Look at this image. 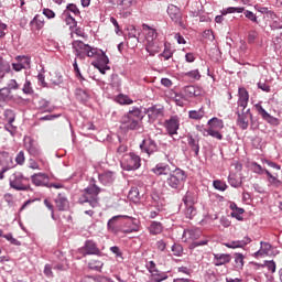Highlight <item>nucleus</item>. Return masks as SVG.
Masks as SVG:
<instances>
[{
  "label": "nucleus",
  "instance_id": "1",
  "mask_svg": "<svg viewBox=\"0 0 282 282\" xmlns=\"http://www.w3.org/2000/svg\"><path fill=\"white\" fill-rule=\"evenodd\" d=\"M142 120H144L142 107H133L121 117L120 124L127 131H138L142 127Z\"/></svg>",
  "mask_w": 282,
  "mask_h": 282
},
{
  "label": "nucleus",
  "instance_id": "2",
  "mask_svg": "<svg viewBox=\"0 0 282 282\" xmlns=\"http://www.w3.org/2000/svg\"><path fill=\"white\" fill-rule=\"evenodd\" d=\"M188 175L186 172L180 167H176L174 171L170 172L169 176L165 180L166 186L175 193H180L182 188H184V184H186Z\"/></svg>",
  "mask_w": 282,
  "mask_h": 282
},
{
  "label": "nucleus",
  "instance_id": "3",
  "mask_svg": "<svg viewBox=\"0 0 282 282\" xmlns=\"http://www.w3.org/2000/svg\"><path fill=\"white\" fill-rule=\"evenodd\" d=\"M98 195H100V187L90 183V185L84 189V194L79 197L78 202L79 204H89L91 208H98V206H100Z\"/></svg>",
  "mask_w": 282,
  "mask_h": 282
},
{
  "label": "nucleus",
  "instance_id": "4",
  "mask_svg": "<svg viewBox=\"0 0 282 282\" xmlns=\"http://www.w3.org/2000/svg\"><path fill=\"white\" fill-rule=\"evenodd\" d=\"M74 54L76 58H85V56H88V58H93V56H96L98 54V48L89 46V44H85V42L80 40H75L72 43Z\"/></svg>",
  "mask_w": 282,
  "mask_h": 282
},
{
  "label": "nucleus",
  "instance_id": "5",
  "mask_svg": "<svg viewBox=\"0 0 282 282\" xmlns=\"http://www.w3.org/2000/svg\"><path fill=\"white\" fill-rule=\"evenodd\" d=\"M140 166H142V159L140 155L133 152L123 155L121 161V169H123V171H138Z\"/></svg>",
  "mask_w": 282,
  "mask_h": 282
},
{
  "label": "nucleus",
  "instance_id": "6",
  "mask_svg": "<svg viewBox=\"0 0 282 282\" xmlns=\"http://www.w3.org/2000/svg\"><path fill=\"white\" fill-rule=\"evenodd\" d=\"M25 182H28V178L23 176V174L13 173V175L9 180V186L14 191H32V187L30 186V184Z\"/></svg>",
  "mask_w": 282,
  "mask_h": 282
},
{
  "label": "nucleus",
  "instance_id": "7",
  "mask_svg": "<svg viewBox=\"0 0 282 282\" xmlns=\"http://www.w3.org/2000/svg\"><path fill=\"white\" fill-rule=\"evenodd\" d=\"M167 14H169L171 21H173V23H175V25H178L183 30H186V24H184V18L182 14V9H180L175 4H169L167 6Z\"/></svg>",
  "mask_w": 282,
  "mask_h": 282
},
{
  "label": "nucleus",
  "instance_id": "8",
  "mask_svg": "<svg viewBox=\"0 0 282 282\" xmlns=\"http://www.w3.org/2000/svg\"><path fill=\"white\" fill-rule=\"evenodd\" d=\"M140 149L142 153H145L148 158H151L153 153H158V143L151 138L143 139L140 143Z\"/></svg>",
  "mask_w": 282,
  "mask_h": 282
},
{
  "label": "nucleus",
  "instance_id": "9",
  "mask_svg": "<svg viewBox=\"0 0 282 282\" xmlns=\"http://www.w3.org/2000/svg\"><path fill=\"white\" fill-rule=\"evenodd\" d=\"M24 147L28 153L33 158H39V155H41V145H39V142L31 137H24Z\"/></svg>",
  "mask_w": 282,
  "mask_h": 282
},
{
  "label": "nucleus",
  "instance_id": "10",
  "mask_svg": "<svg viewBox=\"0 0 282 282\" xmlns=\"http://www.w3.org/2000/svg\"><path fill=\"white\" fill-rule=\"evenodd\" d=\"M254 109L258 111V113L261 116L262 120L268 122L269 124H272L273 127H279V118L270 115L261 104H256Z\"/></svg>",
  "mask_w": 282,
  "mask_h": 282
},
{
  "label": "nucleus",
  "instance_id": "11",
  "mask_svg": "<svg viewBox=\"0 0 282 282\" xmlns=\"http://www.w3.org/2000/svg\"><path fill=\"white\" fill-rule=\"evenodd\" d=\"M31 182L34 186H45L52 188L50 184V176L45 173H35L31 176Z\"/></svg>",
  "mask_w": 282,
  "mask_h": 282
},
{
  "label": "nucleus",
  "instance_id": "12",
  "mask_svg": "<svg viewBox=\"0 0 282 282\" xmlns=\"http://www.w3.org/2000/svg\"><path fill=\"white\" fill-rule=\"evenodd\" d=\"M165 127L169 135H177V131L180 130V117L172 116L165 121Z\"/></svg>",
  "mask_w": 282,
  "mask_h": 282
},
{
  "label": "nucleus",
  "instance_id": "13",
  "mask_svg": "<svg viewBox=\"0 0 282 282\" xmlns=\"http://www.w3.org/2000/svg\"><path fill=\"white\" fill-rule=\"evenodd\" d=\"M122 216H113L110 218L107 223V228L109 232H113L115 235H118V232H121L122 230Z\"/></svg>",
  "mask_w": 282,
  "mask_h": 282
},
{
  "label": "nucleus",
  "instance_id": "14",
  "mask_svg": "<svg viewBox=\"0 0 282 282\" xmlns=\"http://www.w3.org/2000/svg\"><path fill=\"white\" fill-rule=\"evenodd\" d=\"M121 224V232L123 235H131V232L140 231V226H138V223H135V219L133 218H129L128 221Z\"/></svg>",
  "mask_w": 282,
  "mask_h": 282
},
{
  "label": "nucleus",
  "instance_id": "15",
  "mask_svg": "<svg viewBox=\"0 0 282 282\" xmlns=\"http://www.w3.org/2000/svg\"><path fill=\"white\" fill-rule=\"evenodd\" d=\"M202 237V230L199 228H189L183 231V239L185 241H197Z\"/></svg>",
  "mask_w": 282,
  "mask_h": 282
},
{
  "label": "nucleus",
  "instance_id": "16",
  "mask_svg": "<svg viewBox=\"0 0 282 282\" xmlns=\"http://www.w3.org/2000/svg\"><path fill=\"white\" fill-rule=\"evenodd\" d=\"M248 243H252V239L246 236L241 240H232L229 242H225L224 246H226V248H231L232 250H235L237 248H246Z\"/></svg>",
  "mask_w": 282,
  "mask_h": 282
},
{
  "label": "nucleus",
  "instance_id": "17",
  "mask_svg": "<svg viewBox=\"0 0 282 282\" xmlns=\"http://www.w3.org/2000/svg\"><path fill=\"white\" fill-rule=\"evenodd\" d=\"M147 115H148L150 120L155 121L159 118L164 117V108H162L160 106H152V107L147 109Z\"/></svg>",
  "mask_w": 282,
  "mask_h": 282
},
{
  "label": "nucleus",
  "instance_id": "18",
  "mask_svg": "<svg viewBox=\"0 0 282 282\" xmlns=\"http://www.w3.org/2000/svg\"><path fill=\"white\" fill-rule=\"evenodd\" d=\"M145 50L150 56H155V54H160L162 51V42L160 40L147 42Z\"/></svg>",
  "mask_w": 282,
  "mask_h": 282
},
{
  "label": "nucleus",
  "instance_id": "19",
  "mask_svg": "<svg viewBox=\"0 0 282 282\" xmlns=\"http://www.w3.org/2000/svg\"><path fill=\"white\" fill-rule=\"evenodd\" d=\"M72 12L75 17H80V10H78V7L76 4L70 3L66 7V10L64 11V17L68 18V21L73 22V25H76L78 22H76V19L69 14Z\"/></svg>",
  "mask_w": 282,
  "mask_h": 282
},
{
  "label": "nucleus",
  "instance_id": "20",
  "mask_svg": "<svg viewBox=\"0 0 282 282\" xmlns=\"http://www.w3.org/2000/svg\"><path fill=\"white\" fill-rule=\"evenodd\" d=\"M99 182L104 184V186H109L110 184H113L116 181V172L112 171H106L98 175Z\"/></svg>",
  "mask_w": 282,
  "mask_h": 282
},
{
  "label": "nucleus",
  "instance_id": "21",
  "mask_svg": "<svg viewBox=\"0 0 282 282\" xmlns=\"http://www.w3.org/2000/svg\"><path fill=\"white\" fill-rule=\"evenodd\" d=\"M252 120L251 117L243 115L241 111H237V126L242 130L246 131L248 127H250V121Z\"/></svg>",
  "mask_w": 282,
  "mask_h": 282
},
{
  "label": "nucleus",
  "instance_id": "22",
  "mask_svg": "<svg viewBox=\"0 0 282 282\" xmlns=\"http://www.w3.org/2000/svg\"><path fill=\"white\" fill-rule=\"evenodd\" d=\"M0 166H8L14 169V159L7 151H0Z\"/></svg>",
  "mask_w": 282,
  "mask_h": 282
},
{
  "label": "nucleus",
  "instance_id": "23",
  "mask_svg": "<svg viewBox=\"0 0 282 282\" xmlns=\"http://www.w3.org/2000/svg\"><path fill=\"white\" fill-rule=\"evenodd\" d=\"M187 144L191 151L194 152L195 158H199V138L193 137V134H188Z\"/></svg>",
  "mask_w": 282,
  "mask_h": 282
},
{
  "label": "nucleus",
  "instance_id": "24",
  "mask_svg": "<svg viewBox=\"0 0 282 282\" xmlns=\"http://www.w3.org/2000/svg\"><path fill=\"white\" fill-rule=\"evenodd\" d=\"M238 96V107H242V109H246L248 107V100H250V95L248 94V90L246 88H239Z\"/></svg>",
  "mask_w": 282,
  "mask_h": 282
},
{
  "label": "nucleus",
  "instance_id": "25",
  "mask_svg": "<svg viewBox=\"0 0 282 282\" xmlns=\"http://www.w3.org/2000/svg\"><path fill=\"white\" fill-rule=\"evenodd\" d=\"M231 257L228 253H214V265H226V263H230Z\"/></svg>",
  "mask_w": 282,
  "mask_h": 282
},
{
  "label": "nucleus",
  "instance_id": "26",
  "mask_svg": "<svg viewBox=\"0 0 282 282\" xmlns=\"http://www.w3.org/2000/svg\"><path fill=\"white\" fill-rule=\"evenodd\" d=\"M154 175H171V166L164 163H159L152 169Z\"/></svg>",
  "mask_w": 282,
  "mask_h": 282
},
{
  "label": "nucleus",
  "instance_id": "27",
  "mask_svg": "<svg viewBox=\"0 0 282 282\" xmlns=\"http://www.w3.org/2000/svg\"><path fill=\"white\" fill-rule=\"evenodd\" d=\"M55 204L58 210H67L69 208V200H67V196L65 194H58L55 198Z\"/></svg>",
  "mask_w": 282,
  "mask_h": 282
},
{
  "label": "nucleus",
  "instance_id": "28",
  "mask_svg": "<svg viewBox=\"0 0 282 282\" xmlns=\"http://www.w3.org/2000/svg\"><path fill=\"white\" fill-rule=\"evenodd\" d=\"M185 91V96H187V98H197L199 96H202L203 91L202 88L197 87V86H186L184 88Z\"/></svg>",
  "mask_w": 282,
  "mask_h": 282
},
{
  "label": "nucleus",
  "instance_id": "29",
  "mask_svg": "<svg viewBox=\"0 0 282 282\" xmlns=\"http://www.w3.org/2000/svg\"><path fill=\"white\" fill-rule=\"evenodd\" d=\"M12 99V91L8 88L0 89V107H6V104Z\"/></svg>",
  "mask_w": 282,
  "mask_h": 282
},
{
  "label": "nucleus",
  "instance_id": "30",
  "mask_svg": "<svg viewBox=\"0 0 282 282\" xmlns=\"http://www.w3.org/2000/svg\"><path fill=\"white\" fill-rule=\"evenodd\" d=\"M189 6L192 8V17H202V14L204 13V6H202V2L199 0H194L193 4Z\"/></svg>",
  "mask_w": 282,
  "mask_h": 282
},
{
  "label": "nucleus",
  "instance_id": "31",
  "mask_svg": "<svg viewBox=\"0 0 282 282\" xmlns=\"http://www.w3.org/2000/svg\"><path fill=\"white\" fill-rule=\"evenodd\" d=\"M85 251L86 254H100V249H98V246L96 245V242H94V240H87L85 242Z\"/></svg>",
  "mask_w": 282,
  "mask_h": 282
},
{
  "label": "nucleus",
  "instance_id": "32",
  "mask_svg": "<svg viewBox=\"0 0 282 282\" xmlns=\"http://www.w3.org/2000/svg\"><path fill=\"white\" fill-rule=\"evenodd\" d=\"M37 109H40V111H43L44 113H52L55 108L54 106H52V104H50V101L45 99H40L37 101Z\"/></svg>",
  "mask_w": 282,
  "mask_h": 282
},
{
  "label": "nucleus",
  "instance_id": "33",
  "mask_svg": "<svg viewBox=\"0 0 282 282\" xmlns=\"http://www.w3.org/2000/svg\"><path fill=\"white\" fill-rule=\"evenodd\" d=\"M150 235H161L162 230H164V226L160 221H151L150 226L148 227Z\"/></svg>",
  "mask_w": 282,
  "mask_h": 282
},
{
  "label": "nucleus",
  "instance_id": "34",
  "mask_svg": "<svg viewBox=\"0 0 282 282\" xmlns=\"http://www.w3.org/2000/svg\"><path fill=\"white\" fill-rule=\"evenodd\" d=\"M166 279H169V274H166V272L159 270L150 275L149 282H162L166 281Z\"/></svg>",
  "mask_w": 282,
  "mask_h": 282
},
{
  "label": "nucleus",
  "instance_id": "35",
  "mask_svg": "<svg viewBox=\"0 0 282 282\" xmlns=\"http://www.w3.org/2000/svg\"><path fill=\"white\" fill-rule=\"evenodd\" d=\"M75 97L79 102H87L90 98L89 91L83 89V88H77L75 90Z\"/></svg>",
  "mask_w": 282,
  "mask_h": 282
},
{
  "label": "nucleus",
  "instance_id": "36",
  "mask_svg": "<svg viewBox=\"0 0 282 282\" xmlns=\"http://www.w3.org/2000/svg\"><path fill=\"white\" fill-rule=\"evenodd\" d=\"M260 250H258L254 254L256 257H263V254H270V252L272 251V245H270L269 242H260Z\"/></svg>",
  "mask_w": 282,
  "mask_h": 282
},
{
  "label": "nucleus",
  "instance_id": "37",
  "mask_svg": "<svg viewBox=\"0 0 282 282\" xmlns=\"http://www.w3.org/2000/svg\"><path fill=\"white\" fill-rule=\"evenodd\" d=\"M143 30H148L145 35L147 43L158 41V31H155V29H152L148 24H143Z\"/></svg>",
  "mask_w": 282,
  "mask_h": 282
},
{
  "label": "nucleus",
  "instance_id": "38",
  "mask_svg": "<svg viewBox=\"0 0 282 282\" xmlns=\"http://www.w3.org/2000/svg\"><path fill=\"white\" fill-rule=\"evenodd\" d=\"M31 28H34L35 30H42V28L45 25V19L41 15H35L33 20L30 22Z\"/></svg>",
  "mask_w": 282,
  "mask_h": 282
},
{
  "label": "nucleus",
  "instance_id": "39",
  "mask_svg": "<svg viewBox=\"0 0 282 282\" xmlns=\"http://www.w3.org/2000/svg\"><path fill=\"white\" fill-rule=\"evenodd\" d=\"M207 124L209 129H224V120L216 117L209 119Z\"/></svg>",
  "mask_w": 282,
  "mask_h": 282
},
{
  "label": "nucleus",
  "instance_id": "40",
  "mask_svg": "<svg viewBox=\"0 0 282 282\" xmlns=\"http://www.w3.org/2000/svg\"><path fill=\"white\" fill-rule=\"evenodd\" d=\"M128 199L133 202V204H138V202H140V189H138V187H132L128 193Z\"/></svg>",
  "mask_w": 282,
  "mask_h": 282
},
{
  "label": "nucleus",
  "instance_id": "41",
  "mask_svg": "<svg viewBox=\"0 0 282 282\" xmlns=\"http://www.w3.org/2000/svg\"><path fill=\"white\" fill-rule=\"evenodd\" d=\"M53 270H59V272H65L69 270V263L67 262V258H63L61 262H56L53 265Z\"/></svg>",
  "mask_w": 282,
  "mask_h": 282
},
{
  "label": "nucleus",
  "instance_id": "42",
  "mask_svg": "<svg viewBox=\"0 0 282 282\" xmlns=\"http://www.w3.org/2000/svg\"><path fill=\"white\" fill-rule=\"evenodd\" d=\"M6 74H10V64L0 57V80L6 78Z\"/></svg>",
  "mask_w": 282,
  "mask_h": 282
},
{
  "label": "nucleus",
  "instance_id": "43",
  "mask_svg": "<svg viewBox=\"0 0 282 282\" xmlns=\"http://www.w3.org/2000/svg\"><path fill=\"white\" fill-rule=\"evenodd\" d=\"M204 116H205L204 108L188 111V118H191V120H202Z\"/></svg>",
  "mask_w": 282,
  "mask_h": 282
},
{
  "label": "nucleus",
  "instance_id": "44",
  "mask_svg": "<svg viewBox=\"0 0 282 282\" xmlns=\"http://www.w3.org/2000/svg\"><path fill=\"white\" fill-rule=\"evenodd\" d=\"M203 135L204 137L210 135L212 138H216V140H224V135L219 131H216L213 128L205 129L203 132Z\"/></svg>",
  "mask_w": 282,
  "mask_h": 282
},
{
  "label": "nucleus",
  "instance_id": "45",
  "mask_svg": "<svg viewBox=\"0 0 282 282\" xmlns=\"http://www.w3.org/2000/svg\"><path fill=\"white\" fill-rule=\"evenodd\" d=\"M116 102L119 105H133V99L124 94H120L116 97Z\"/></svg>",
  "mask_w": 282,
  "mask_h": 282
},
{
  "label": "nucleus",
  "instance_id": "46",
  "mask_svg": "<svg viewBox=\"0 0 282 282\" xmlns=\"http://www.w3.org/2000/svg\"><path fill=\"white\" fill-rule=\"evenodd\" d=\"M3 116L6 121L10 124H12L14 120H17V115L13 112L12 109L4 110Z\"/></svg>",
  "mask_w": 282,
  "mask_h": 282
},
{
  "label": "nucleus",
  "instance_id": "47",
  "mask_svg": "<svg viewBox=\"0 0 282 282\" xmlns=\"http://www.w3.org/2000/svg\"><path fill=\"white\" fill-rule=\"evenodd\" d=\"M250 169L253 173H256L257 175H263V173H265V169H263L259 163L257 162H251L250 163Z\"/></svg>",
  "mask_w": 282,
  "mask_h": 282
},
{
  "label": "nucleus",
  "instance_id": "48",
  "mask_svg": "<svg viewBox=\"0 0 282 282\" xmlns=\"http://www.w3.org/2000/svg\"><path fill=\"white\" fill-rule=\"evenodd\" d=\"M102 261L100 260H93L88 263L89 270H95V272H100L102 270Z\"/></svg>",
  "mask_w": 282,
  "mask_h": 282
},
{
  "label": "nucleus",
  "instance_id": "49",
  "mask_svg": "<svg viewBox=\"0 0 282 282\" xmlns=\"http://www.w3.org/2000/svg\"><path fill=\"white\" fill-rule=\"evenodd\" d=\"M228 184H230V186H232V188H240L242 182H241V180L237 178L236 175L230 174L228 176Z\"/></svg>",
  "mask_w": 282,
  "mask_h": 282
},
{
  "label": "nucleus",
  "instance_id": "50",
  "mask_svg": "<svg viewBox=\"0 0 282 282\" xmlns=\"http://www.w3.org/2000/svg\"><path fill=\"white\" fill-rule=\"evenodd\" d=\"M17 61H18L19 64L22 65V67H23L24 69H30V65H31V63H32V61L30 59V57H28V56H18V57H17Z\"/></svg>",
  "mask_w": 282,
  "mask_h": 282
},
{
  "label": "nucleus",
  "instance_id": "51",
  "mask_svg": "<svg viewBox=\"0 0 282 282\" xmlns=\"http://www.w3.org/2000/svg\"><path fill=\"white\" fill-rule=\"evenodd\" d=\"M185 217L187 219H193V217H195V215H197V209H195V206L193 205H185Z\"/></svg>",
  "mask_w": 282,
  "mask_h": 282
},
{
  "label": "nucleus",
  "instance_id": "52",
  "mask_svg": "<svg viewBox=\"0 0 282 282\" xmlns=\"http://www.w3.org/2000/svg\"><path fill=\"white\" fill-rule=\"evenodd\" d=\"M187 78H191V80H199L202 78V74H199V69L189 70L184 74Z\"/></svg>",
  "mask_w": 282,
  "mask_h": 282
},
{
  "label": "nucleus",
  "instance_id": "53",
  "mask_svg": "<svg viewBox=\"0 0 282 282\" xmlns=\"http://www.w3.org/2000/svg\"><path fill=\"white\" fill-rule=\"evenodd\" d=\"M22 91L26 96H30V95L34 94V89L32 88V82H30V79H25Z\"/></svg>",
  "mask_w": 282,
  "mask_h": 282
},
{
  "label": "nucleus",
  "instance_id": "54",
  "mask_svg": "<svg viewBox=\"0 0 282 282\" xmlns=\"http://www.w3.org/2000/svg\"><path fill=\"white\" fill-rule=\"evenodd\" d=\"M243 253H235V267L238 269V270H241L243 268Z\"/></svg>",
  "mask_w": 282,
  "mask_h": 282
},
{
  "label": "nucleus",
  "instance_id": "55",
  "mask_svg": "<svg viewBox=\"0 0 282 282\" xmlns=\"http://www.w3.org/2000/svg\"><path fill=\"white\" fill-rule=\"evenodd\" d=\"M213 186L214 188H216V191H226L228 188V185L226 184V182L221 181V180H216L213 182Z\"/></svg>",
  "mask_w": 282,
  "mask_h": 282
},
{
  "label": "nucleus",
  "instance_id": "56",
  "mask_svg": "<svg viewBox=\"0 0 282 282\" xmlns=\"http://www.w3.org/2000/svg\"><path fill=\"white\" fill-rule=\"evenodd\" d=\"M243 14L246 17V19H248L249 21H251V23H257L259 24V19L257 18V14H254V12L250 11V10H245Z\"/></svg>",
  "mask_w": 282,
  "mask_h": 282
},
{
  "label": "nucleus",
  "instance_id": "57",
  "mask_svg": "<svg viewBox=\"0 0 282 282\" xmlns=\"http://www.w3.org/2000/svg\"><path fill=\"white\" fill-rule=\"evenodd\" d=\"M173 51H171V47L165 44L164 51L159 55L160 58H164V61H169V58H172Z\"/></svg>",
  "mask_w": 282,
  "mask_h": 282
},
{
  "label": "nucleus",
  "instance_id": "58",
  "mask_svg": "<svg viewBox=\"0 0 282 282\" xmlns=\"http://www.w3.org/2000/svg\"><path fill=\"white\" fill-rule=\"evenodd\" d=\"M109 57H107L105 55L104 52H101V55L99 56V59H98V65H96V67H109Z\"/></svg>",
  "mask_w": 282,
  "mask_h": 282
},
{
  "label": "nucleus",
  "instance_id": "59",
  "mask_svg": "<svg viewBox=\"0 0 282 282\" xmlns=\"http://www.w3.org/2000/svg\"><path fill=\"white\" fill-rule=\"evenodd\" d=\"M128 41H131L133 45H138L140 40L138 39V35H135V28H132L128 33Z\"/></svg>",
  "mask_w": 282,
  "mask_h": 282
},
{
  "label": "nucleus",
  "instance_id": "60",
  "mask_svg": "<svg viewBox=\"0 0 282 282\" xmlns=\"http://www.w3.org/2000/svg\"><path fill=\"white\" fill-rule=\"evenodd\" d=\"M100 281H107V278H100V276L96 278L91 275H85L80 280V282H100Z\"/></svg>",
  "mask_w": 282,
  "mask_h": 282
},
{
  "label": "nucleus",
  "instance_id": "61",
  "mask_svg": "<svg viewBox=\"0 0 282 282\" xmlns=\"http://www.w3.org/2000/svg\"><path fill=\"white\" fill-rule=\"evenodd\" d=\"M183 202H184L185 206H193V204H195L196 200L193 197V194L191 192H187L183 198Z\"/></svg>",
  "mask_w": 282,
  "mask_h": 282
},
{
  "label": "nucleus",
  "instance_id": "62",
  "mask_svg": "<svg viewBox=\"0 0 282 282\" xmlns=\"http://www.w3.org/2000/svg\"><path fill=\"white\" fill-rule=\"evenodd\" d=\"M243 213H246V210L243 208L236 209V210L231 212V217H234L238 221H243V216H242Z\"/></svg>",
  "mask_w": 282,
  "mask_h": 282
},
{
  "label": "nucleus",
  "instance_id": "63",
  "mask_svg": "<svg viewBox=\"0 0 282 282\" xmlns=\"http://www.w3.org/2000/svg\"><path fill=\"white\" fill-rule=\"evenodd\" d=\"M152 200H153V204H154L156 210H161L162 209V198H160V196L158 194H153Z\"/></svg>",
  "mask_w": 282,
  "mask_h": 282
},
{
  "label": "nucleus",
  "instance_id": "64",
  "mask_svg": "<svg viewBox=\"0 0 282 282\" xmlns=\"http://www.w3.org/2000/svg\"><path fill=\"white\" fill-rule=\"evenodd\" d=\"M271 30H282V20L281 19H275L270 23Z\"/></svg>",
  "mask_w": 282,
  "mask_h": 282
}]
</instances>
